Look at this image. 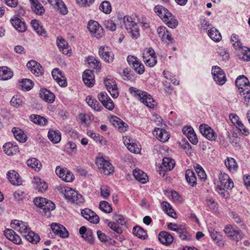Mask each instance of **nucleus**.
I'll return each instance as SVG.
<instances>
[{"instance_id": "18", "label": "nucleus", "mask_w": 250, "mask_h": 250, "mask_svg": "<svg viewBox=\"0 0 250 250\" xmlns=\"http://www.w3.org/2000/svg\"><path fill=\"white\" fill-rule=\"evenodd\" d=\"M27 68L36 76H40L43 74V69L42 65L35 61H30L27 63Z\"/></svg>"}, {"instance_id": "1", "label": "nucleus", "mask_w": 250, "mask_h": 250, "mask_svg": "<svg viewBox=\"0 0 250 250\" xmlns=\"http://www.w3.org/2000/svg\"><path fill=\"white\" fill-rule=\"evenodd\" d=\"M154 10L157 15L170 28H175L178 22L175 17L165 7L161 5H157Z\"/></svg>"}, {"instance_id": "26", "label": "nucleus", "mask_w": 250, "mask_h": 250, "mask_svg": "<svg viewBox=\"0 0 250 250\" xmlns=\"http://www.w3.org/2000/svg\"><path fill=\"white\" fill-rule=\"evenodd\" d=\"M159 141L162 142H167L169 138V135L168 132L162 128H155L153 132Z\"/></svg>"}, {"instance_id": "11", "label": "nucleus", "mask_w": 250, "mask_h": 250, "mask_svg": "<svg viewBox=\"0 0 250 250\" xmlns=\"http://www.w3.org/2000/svg\"><path fill=\"white\" fill-rule=\"evenodd\" d=\"M229 118L231 123L243 134L248 136L250 134L249 130L239 120V117L236 114L231 113L229 116Z\"/></svg>"}, {"instance_id": "16", "label": "nucleus", "mask_w": 250, "mask_h": 250, "mask_svg": "<svg viewBox=\"0 0 250 250\" xmlns=\"http://www.w3.org/2000/svg\"><path fill=\"white\" fill-rule=\"evenodd\" d=\"M98 98L103 105L108 110H112L114 107V103L105 92H102L98 94Z\"/></svg>"}, {"instance_id": "4", "label": "nucleus", "mask_w": 250, "mask_h": 250, "mask_svg": "<svg viewBox=\"0 0 250 250\" xmlns=\"http://www.w3.org/2000/svg\"><path fill=\"white\" fill-rule=\"evenodd\" d=\"M95 164L100 172L104 175H108L114 171V167L112 164L103 156L97 157Z\"/></svg>"}, {"instance_id": "39", "label": "nucleus", "mask_w": 250, "mask_h": 250, "mask_svg": "<svg viewBox=\"0 0 250 250\" xmlns=\"http://www.w3.org/2000/svg\"><path fill=\"white\" fill-rule=\"evenodd\" d=\"M12 132L15 138L20 142L24 143L26 141V135L23 131L19 128H13Z\"/></svg>"}, {"instance_id": "23", "label": "nucleus", "mask_w": 250, "mask_h": 250, "mask_svg": "<svg viewBox=\"0 0 250 250\" xmlns=\"http://www.w3.org/2000/svg\"><path fill=\"white\" fill-rule=\"evenodd\" d=\"M48 2L62 15L67 13L68 10L66 6L62 0H48Z\"/></svg>"}, {"instance_id": "13", "label": "nucleus", "mask_w": 250, "mask_h": 250, "mask_svg": "<svg viewBox=\"0 0 250 250\" xmlns=\"http://www.w3.org/2000/svg\"><path fill=\"white\" fill-rule=\"evenodd\" d=\"M201 133L210 141H215L217 134L209 126L206 124L201 125L199 126Z\"/></svg>"}, {"instance_id": "34", "label": "nucleus", "mask_w": 250, "mask_h": 250, "mask_svg": "<svg viewBox=\"0 0 250 250\" xmlns=\"http://www.w3.org/2000/svg\"><path fill=\"white\" fill-rule=\"evenodd\" d=\"M238 56L240 60L250 61V49L246 46H241L238 50Z\"/></svg>"}, {"instance_id": "36", "label": "nucleus", "mask_w": 250, "mask_h": 250, "mask_svg": "<svg viewBox=\"0 0 250 250\" xmlns=\"http://www.w3.org/2000/svg\"><path fill=\"white\" fill-rule=\"evenodd\" d=\"M13 75V72L6 66L0 67V80H7L11 79Z\"/></svg>"}, {"instance_id": "20", "label": "nucleus", "mask_w": 250, "mask_h": 250, "mask_svg": "<svg viewBox=\"0 0 250 250\" xmlns=\"http://www.w3.org/2000/svg\"><path fill=\"white\" fill-rule=\"evenodd\" d=\"M82 215L91 223L97 224L99 221L98 216L91 209L85 208L81 211Z\"/></svg>"}, {"instance_id": "30", "label": "nucleus", "mask_w": 250, "mask_h": 250, "mask_svg": "<svg viewBox=\"0 0 250 250\" xmlns=\"http://www.w3.org/2000/svg\"><path fill=\"white\" fill-rule=\"evenodd\" d=\"M3 148L5 153L8 155H13L19 152L18 146L10 142L5 144Z\"/></svg>"}, {"instance_id": "24", "label": "nucleus", "mask_w": 250, "mask_h": 250, "mask_svg": "<svg viewBox=\"0 0 250 250\" xmlns=\"http://www.w3.org/2000/svg\"><path fill=\"white\" fill-rule=\"evenodd\" d=\"M52 75L53 79L60 86L63 87L66 86L67 82L66 79L58 68H55L52 70Z\"/></svg>"}, {"instance_id": "21", "label": "nucleus", "mask_w": 250, "mask_h": 250, "mask_svg": "<svg viewBox=\"0 0 250 250\" xmlns=\"http://www.w3.org/2000/svg\"><path fill=\"white\" fill-rule=\"evenodd\" d=\"M51 228L52 231L60 237L62 238L68 237L69 233L62 225L57 223H52Z\"/></svg>"}, {"instance_id": "57", "label": "nucleus", "mask_w": 250, "mask_h": 250, "mask_svg": "<svg viewBox=\"0 0 250 250\" xmlns=\"http://www.w3.org/2000/svg\"><path fill=\"white\" fill-rule=\"evenodd\" d=\"M69 202L75 203L76 205H80L84 202V199L81 194L76 191L74 192V195Z\"/></svg>"}, {"instance_id": "52", "label": "nucleus", "mask_w": 250, "mask_h": 250, "mask_svg": "<svg viewBox=\"0 0 250 250\" xmlns=\"http://www.w3.org/2000/svg\"><path fill=\"white\" fill-rule=\"evenodd\" d=\"M100 209L106 213H111L112 211L111 206L106 201H103L100 203Z\"/></svg>"}, {"instance_id": "60", "label": "nucleus", "mask_w": 250, "mask_h": 250, "mask_svg": "<svg viewBox=\"0 0 250 250\" xmlns=\"http://www.w3.org/2000/svg\"><path fill=\"white\" fill-rule=\"evenodd\" d=\"M131 67L138 74H143L145 71V67L140 61L137 62L135 64H133Z\"/></svg>"}, {"instance_id": "10", "label": "nucleus", "mask_w": 250, "mask_h": 250, "mask_svg": "<svg viewBox=\"0 0 250 250\" xmlns=\"http://www.w3.org/2000/svg\"><path fill=\"white\" fill-rule=\"evenodd\" d=\"M104 83L106 88L113 98H116L119 96V91L115 80L113 78H106L104 79Z\"/></svg>"}, {"instance_id": "12", "label": "nucleus", "mask_w": 250, "mask_h": 250, "mask_svg": "<svg viewBox=\"0 0 250 250\" xmlns=\"http://www.w3.org/2000/svg\"><path fill=\"white\" fill-rule=\"evenodd\" d=\"M212 74L213 79L217 83L222 85L226 82L225 74L219 67L213 66L212 68Z\"/></svg>"}, {"instance_id": "55", "label": "nucleus", "mask_w": 250, "mask_h": 250, "mask_svg": "<svg viewBox=\"0 0 250 250\" xmlns=\"http://www.w3.org/2000/svg\"><path fill=\"white\" fill-rule=\"evenodd\" d=\"M208 231L212 239L216 240L217 243L221 240L222 236L215 229L210 227L208 228Z\"/></svg>"}, {"instance_id": "64", "label": "nucleus", "mask_w": 250, "mask_h": 250, "mask_svg": "<svg viewBox=\"0 0 250 250\" xmlns=\"http://www.w3.org/2000/svg\"><path fill=\"white\" fill-rule=\"evenodd\" d=\"M179 237L184 240H190L191 239V235L186 231V230L182 229L178 231Z\"/></svg>"}, {"instance_id": "59", "label": "nucleus", "mask_w": 250, "mask_h": 250, "mask_svg": "<svg viewBox=\"0 0 250 250\" xmlns=\"http://www.w3.org/2000/svg\"><path fill=\"white\" fill-rule=\"evenodd\" d=\"M124 21L127 30L130 29L131 27H134L136 25V23L132 21V18L130 17H125Z\"/></svg>"}, {"instance_id": "29", "label": "nucleus", "mask_w": 250, "mask_h": 250, "mask_svg": "<svg viewBox=\"0 0 250 250\" xmlns=\"http://www.w3.org/2000/svg\"><path fill=\"white\" fill-rule=\"evenodd\" d=\"M40 97L46 102L52 103L54 102L55 95L46 89H42L40 92Z\"/></svg>"}, {"instance_id": "61", "label": "nucleus", "mask_w": 250, "mask_h": 250, "mask_svg": "<svg viewBox=\"0 0 250 250\" xmlns=\"http://www.w3.org/2000/svg\"><path fill=\"white\" fill-rule=\"evenodd\" d=\"M65 149L68 153H75L77 151V146L74 142H69L65 145Z\"/></svg>"}, {"instance_id": "14", "label": "nucleus", "mask_w": 250, "mask_h": 250, "mask_svg": "<svg viewBox=\"0 0 250 250\" xmlns=\"http://www.w3.org/2000/svg\"><path fill=\"white\" fill-rule=\"evenodd\" d=\"M11 225L13 229L19 231L23 236L30 229L27 223L20 220H15L13 221Z\"/></svg>"}, {"instance_id": "35", "label": "nucleus", "mask_w": 250, "mask_h": 250, "mask_svg": "<svg viewBox=\"0 0 250 250\" xmlns=\"http://www.w3.org/2000/svg\"><path fill=\"white\" fill-rule=\"evenodd\" d=\"M29 118L34 124L41 126L46 125L48 124V120L46 118L39 115L32 114Z\"/></svg>"}, {"instance_id": "45", "label": "nucleus", "mask_w": 250, "mask_h": 250, "mask_svg": "<svg viewBox=\"0 0 250 250\" xmlns=\"http://www.w3.org/2000/svg\"><path fill=\"white\" fill-rule=\"evenodd\" d=\"M24 237L30 242L33 244H37L39 242L40 237L39 235L34 232L28 230Z\"/></svg>"}, {"instance_id": "62", "label": "nucleus", "mask_w": 250, "mask_h": 250, "mask_svg": "<svg viewBox=\"0 0 250 250\" xmlns=\"http://www.w3.org/2000/svg\"><path fill=\"white\" fill-rule=\"evenodd\" d=\"M195 170L200 179L203 180H205L206 179V174L205 171L204 170L203 168L201 166H200L199 165H197L195 167Z\"/></svg>"}, {"instance_id": "8", "label": "nucleus", "mask_w": 250, "mask_h": 250, "mask_svg": "<svg viewBox=\"0 0 250 250\" xmlns=\"http://www.w3.org/2000/svg\"><path fill=\"white\" fill-rule=\"evenodd\" d=\"M143 59L146 64L149 67H153L157 63L155 52L151 48L147 49L144 51Z\"/></svg>"}, {"instance_id": "40", "label": "nucleus", "mask_w": 250, "mask_h": 250, "mask_svg": "<svg viewBox=\"0 0 250 250\" xmlns=\"http://www.w3.org/2000/svg\"><path fill=\"white\" fill-rule=\"evenodd\" d=\"M85 101L88 105L95 111H100L101 110V106L100 105L98 102L95 99L92 98V96H87Z\"/></svg>"}, {"instance_id": "63", "label": "nucleus", "mask_w": 250, "mask_h": 250, "mask_svg": "<svg viewBox=\"0 0 250 250\" xmlns=\"http://www.w3.org/2000/svg\"><path fill=\"white\" fill-rule=\"evenodd\" d=\"M104 24L105 27L109 30L113 31L116 30V24L113 21L111 20H105L104 21Z\"/></svg>"}, {"instance_id": "25", "label": "nucleus", "mask_w": 250, "mask_h": 250, "mask_svg": "<svg viewBox=\"0 0 250 250\" xmlns=\"http://www.w3.org/2000/svg\"><path fill=\"white\" fill-rule=\"evenodd\" d=\"M83 80L86 86H93L95 83V78L93 72L89 69L85 70L83 73Z\"/></svg>"}, {"instance_id": "32", "label": "nucleus", "mask_w": 250, "mask_h": 250, "mask_svg": "<svg viewBox=\"0 0 250 250\" xmlns=\"http://www.w3.org/2000/svg\"><path fill=\"white\" fill-rule=\"evenodd\" d=\"M159 240L162 244L169 245L173 242V238L167 232L162 231L159 234Z\"/></svg>"}, {"instance_id": "37", "label": "nucleus", "mask_w": 250, "mask_h": 250, "mask_svg": "<svg viewBox=\"0 0 250 250\" xmlns=\"http://www.w3.org/2000/svg\"><path fill=\"white\" fill-rule=\"evenodd\" d=\"M33 183L35 184V188L39 191L43 192L47 188V184L44 181H42L39 177H34Z\"/></svg>"}, {"instance_id": "7", "label": "nucleus", "mask_w": 250, "mask_h": 250, "mask_svg": "<svg viewBox=\"0 0 250 250\" xmlns=\"http://www.w3.org/2000/svg\"><path fill=\"white\" fill-rule=\"evenodd\" d=\"M87 28L91 34L98 39L102 37L104 35L103 29L97 21H89Z\"/></svg>"}, {"instance_id": "44", "label": "nucleus", "mask_w": 250, "mask_h": 250, "mask_svg": "<svg viewBox=\"0 0 250 250\" xmlns=\"http://www.w3.org/2000/svg\"><path fill=\"white\" fill-rule=\"evenodd\" d=\"M163 209L169 216L172 218H176V214L169 203L166 201H163L161 203Z\"/></svg>"}, {"instance_id": "58", "label": "nucleus", "mask_w": 250, "mask_h": 250, "mask_svg": "<svg viewBox=\"0 0 250 250\" xmlns=\"http://www.w3.org/2000/svg\"><path fill=\"white\" fill-rule=\"evenodd\" d=\"M88 64L95 69H99L101 67L100 62L93 57H89L87 58Z\"/></svg>"}, {"instance_id": "17", "label": "nucleus", "mask_w": 250, "mask_h": 250, "mask_svg": "<svg viewBox=\"0 0 250 250\" xmlns=\"http://www.w3.org/2000/svg\"><path fill=\"white\" fill-rule=\"evenodd\" d=\"M175 165L173 159L169 157H165L163 160L162 166H161L160 174L164 176L165 174V171L171 170L173 168Z\"/></svg>"}, {"instance_id": "50", "label": "nucleus", "mask_w": 250, "mask_h": 250, "mask_svg": "<svg viewBox=\"0 0 250 250\" xmlns=\"http://www.w3.org/2000/svg\"><path fill=\"white\" fill-rule=\"evenodd\" d=\"M133 233L135 236L142 239H145L147 237L146 231L139 226H135L133 228Z\"/></svg>"}, {"instance_id": "53", "label": "nucleus", "mask_w": 250, "mask_h": 250, "mask_svg": "<svg viewBox=\"0 0 250 250\" xmlns=\"http://www.w3.org/2000/svg\"><path fill=\"white\" fill-rule=\"evenodd\" d=\"M100 10L105 14H109L111 11V6L108 1H104L99 6Z\"/></svg>"}, {"instance_id": "28", "label": "nucleus", "mask_w": 250, "mask_h": 250, "mask_svg": "<svg viewBox=\"0 0 250 250\" xmlns=\"http://www.w3.org/2000/svg\"><path fill=\"white\" fill-rule=\"evenodd\" d=\"M11 22L15 28L20 32H23L26 30V26L24 21L21 19L15 17L11 20Z\"/></svg>"}, {"instance_id": "22", "label": "nucleus", "mask_w": 250, "mask_h": 250, "mask_svg": "<svg viewBox=\"0 0 250 250\" xmlns=\"http://www.w3.org/2000/svg\"><path fill=\"white\" fill-rule=\"evenodd\" d=\"M7 178L10 183L15 186H20L22 184V179L14 170H10L7 173Z\"/></svg>"}, {"instance_id": "51", "label": "nucleus", "mask_w": 250, "mask_h": 250, "mask_svg": "<svg viewBox=\"0 0 250 250\" xmlns=\"http://www.w3.org/2000/svg\"><path fill=\"white\" fill-rule=\"evenodd\" d=\"M34 85L33 82L29 79H22L20 83L21 88L23 91H29Z\"/></svg>"}, {"instance_id": "41", "label": "nucleus", "mask_w": 250, "mask_h": 250, "mask_svg": "<svg viewBox=\"0 0 250 250\" xmlns=\"http://www.w3.org/2000/svg\"><path fill=\"white\" fill-rule=\"evenodd\" d=\"M31 24L35 31L39 35L42 36H46V32L41 25L39 21L36 20H33L31 21Z\"/></svg>"}, {"instance_id": "6", "label": "nucleus", "mask_w": 250, "mask_h": 250, "mask_svg": "<svg viewBox=\"0 0 250 250\" xmlns=\"http://www.w3.org/2000/svg\"><path fill=\"white\" fill-rule=\"evenodd\" d=\"M235 84L240 94L250 91V82L244 75L239 76L235 81Z\"/></svg>"}, {"instance_id": "27", "label": "nucleus", "mask_w": 250, "mask_h": 250, "mask_svg": "<svg viewBox=\"0 0 250 250\" xmlns=\"http://www.w3.org/2000/svg\"><path fill=\"white\" fill-rule=\"evenodd\" d=\"M4 234L7 239L15 244H20L21 241L20 236L16 234L12 229H6L4 230Z\"/></svg>"}, {"instance_id": "15", "label": "nucleus", "mask_w": 250, "mask_h": 250, "mask_svg": "<svg viewBox=\"0 0 250 250\" xmlns=\"http://www.w3.org/2000/svg\"><path fill=\"white\" fill-rule=\"evenodd\" d=\"M56 173L60 178L66 182H71L74 179L72 173L66 168L57 167L56 168Z\"/></svg>"}, {"instance_id": "33", "label": "nucleus", "mask_w": 250, "mask_h": 250, "mask_svg": "<svg viewBox=\"0 0 250 250\" xmlns=\"http://www.w3.org/2000/svg\"><path fill=\"white\" fill-rule=\"evenodd\" d=\"M133 175L137 181L142 184H145L148 181L147 174L140 169H135L133 171Z\"/></svg>"}, {"instance_id": "47", "label": "nucleus", "mask_w": 250, "mask_h": 250, "mask_svg": "<svg viewBox=\"0 0 250 250\" xmlns=\"http://www.w3.org/2000/svg\"><path fill=\"white\" fill-rule=\"evenodd\" d=\"M24 103L23 97L18 95L14 96L10 101L11 104L17 108L22 106Z\"/></svg>"}, {"instance_id": "31", "label": "nucleus", "mask_w": 250, "mask_h": 250, "mask_svg": "<svg viewBox=\"0 0 250 250\" xmlns=\"http://www.w3.org/2000/svg\"><path fill=\"white\" fill-rule=\"evenodd\" d=\"M57 43L60 50L62 52L63 54L67 55L70 53V47L65 40L61 38L58 37L57 39Z\"/></svg>"}, {"instance_id": "46", "label": "nucleus", "mask_w": 250, "mask_h": 250, "mask_svg": "<svg viewBox=\"0 0 250 250\" xmlns=\"http://www.w3.org/2000/svg\"><path fill=\"white\" fill-rule=\"evenodd\" d=\"M186 179L187 181L192 186L196 185V177L195 173L192 170L188 169L186 172Z\"/></svg>"}, {"instance_id": "49", "label": "nucleus", "mask_w": 250, "mask_h": 250, "mask_svg": "<svg viewBox=\"0 0 250 250\" xmlns=\"http://www.w3.org/2000/svg\"><path fill=\"white\" fill-rule=\"evenodd\" d=\"M208 36L214 41L219 42L222 39L220 33L218 30L214 28H211L208 31Z\"/></svg>"}, {"instance_id": "5", "label": "nucleus", "mask_w": 250, "mask_h": 250, "mask_svg": "<svg viewBox=\"0 0 250 250\" xmlns=\"http://www.w3.org/2000/svg\"><path fill=\"white\" fill-rule=\"evenodd\" d=\"M219 179L217 187L220 190L231 189L233 187V183L227 174L220 173Z\"/></svg>"}, {"instance_id": "3", "label": "nucleus", "mask_w": 250, "mask_h": 250, "mask_svg": "<svg viewBox=\"0 0 250 250\" xmlns=\"http://www.w3.org/2000/svg\"><path fill=\"white\" fill-rule=\"evenodd\" d=\"M130 91L147 107L154 108L156 105V102L146 92L136 90L132 87L130 88Z\"/></svg>"}, {"instance_id": "19", "label": "nucleus", "mask_w": 250, "mask_h": 250, "mask_svg": "<svg viewBox=\"0 0 250 250\" xmlns=\"http://www.w3.org/2000/svg\"><path fill=\"white\" fill-rule=\"evenodd\" d=\"M224 231L226 235L231 240L238 241L240 238L239 231L234 229L230 225H226L224 228Z\"/></svg>"}, {"instance_id": "48", "label": "nucleus", "mask_w": 250, "mask_h": 250, "mask_svg": "<svg viewBox=\"0 0 250 250\" xmlns=\"http://www.w3.org/2000/svg\"><path fill=\"white\" fill-rule=\"evenodd\" d=\"M27 165L36 171H39L42 167L40 162L36 158L29 159L27 161Z\"/></svg>"}, {"instance_id": "56", "label": "nucleus", "mask_w": 250, "mask_h": 250, "mask_svg": "<svg viewBox=\"0 0 250 250\" xmlns=\"http://www.w3.org/2000/svg\"><path fill=\"white\" fill-rule=\"evenodd\" d=\"M127 149L131 152L138 154L141 152V146L138 144H137L133 141H131V144L129 145L127 147Z\"/></svg>"}, {"instance_id": "43", "label": "nucleus", "mask_w": 250, "mask_h": 250, "mask_svg": "<svg viewBox=\"0 0 250 250\" xmlns=\"http://www.w3.org/2000/svg\"><path fill=\"white\" fill-rule=\"evenodd\" d=\"M227 168L231 172L236 171L238 168V165L235 160L232 158H228L225 161Z\"/></svg>"}, {"instance_id": "38", "label": "nucleus", "mask_w": 250, "mask_h": 250, "mask_svg": "<svg viewBox=\"0 0 250 250\" xmlns=\"http://www.w3.org/2000/svg\"><path fill=\"white\" fill-rule=\"evenodd\" d=\"M48 137L50 141L54 144L58 143L61 140V134L58 130L50 129L48 133Z\"/></svg>"}, {"instance_id": "9", "label": "nucleus", "mask_w": 250, "mask_h": 250, "mask_svg": "<svg viewBox=\"0 0 250 250\" xmlns=\"http://www.w3.org/2000/svg\"><path fill=\"white\" fill-rule=\"evenodd\" d=\"M99 54L101 58L108 63L113 62L114 59V54L107 46H101L99 49Z\"/></svg>"}, {"instance_id": "54", "label": "nucleus", "mask_w": 250, "mask_h": 250, "mask_svg": "<svg viewBox=\"0 0 250 250\" xmlns=\"http://www.w3.org/2000/svg\"><path fill=\"white\" fill-rule=\"evenodd\" d=\"M230 42L235 49L238 50L242 46V43L238 35L233 34L230 38Z\"/></svg>"}, {"instance_id": "42", "label": "nucleus", "mask_w": 250, "mask_h": 250, "mask_svg": "<svg viewBox=\"0 0 250 250\" xmlns=\"http://www.w3.org/2000/svg\"><path fill=\"white\" fill-rule=\"evenodd\" d=\"M58 189L64 195L65 198L69 201L72 199L74 195V192H76V191L69 187L59 186Z\"/></svg>"}, {"instance_id": "2", "label": "nucleus", "mask_w": 250, "mask_h": 250, "mask_svg": "<svg viewBox=\"0 0 250 250\" xmlns=\"http://www.w3.org/2000/svg\"><path fill=\"white\" fill-rule=\"evenodd\" d=\"M35 205L40 208V212L42 215L49 217L51 215L50 211L55 208V204L51 201L42 197L36 198L34 200Z\"/></svg>"}]
</instances>
